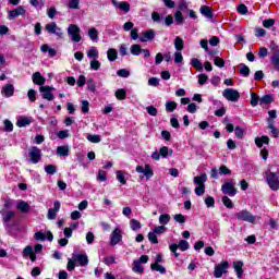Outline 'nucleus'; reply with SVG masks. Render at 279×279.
I'll list each match as a JSON object with an SVG mask.
<instances>
[{"instance_id": "obj_8", "label": "nucleus", "mask_w": 279, "mask_h": 279, "mask_svg": "<svg viewBox=\"0 0 279 279\" xmlns=\"http://www.w3.org/2000/svg\"><path fill=\"white\" fill-rule=\"evenodd\" d=\"M191 245L185 240H181L179 244H171L170 251L173 252L174 256L178 258L180 254H178V248L181 250V252H186Z\"/></svg>"}, {"instance_id": "obj_18", "label": "nucleus", "mask_w": 279, "mask_h": 279, "mask_svg": "<svg viewBox=\"0 0 279 279\" xmlns=\"http://www.w3.org/2000/svg\"><path fill=\"white\" fill-rule=\"evenodd\" d=\"M32 80L37 86H45V82H47V78H45L40 72H35L32 76Z\"/></svg>"}, {"instance_id": "obj_34", "label": "nucleus", "mask_w": 279, "mask_h": 279, "mask_svg": "<svg viewBox=\"0 0 279 279\" xmlns=\"http://www.w3.org/2000/svg\"><path fill=\"white\" fill-rule=\"evenodd\" d=\"M171 221V215L162 214L159 216V223L160 226H167Z\"/></svg>"}, {"instance_id": "obj_23", "label": "nucleus", "mask_w": 279, "mask_h": 279, "mask_svg": "<svg viewBox=\"0 0 279 279\" xmlns=\"http://www.w3.org/2000/svg\"><path fill=\"white\" fill-rule=\"evenodd\" d=\"M1 93L5 97H12V95H14V85H12V84L4 85L2 87Z\"/></svg>"}, {"instance_id": "obj_40", "label": "nucleus", "mask_w": 279, "mask_h": 279, "mask_svg": "<svg viewBox=\"0 0 279 279\" xmlns=\"http://www.w3.org/2000/svg\"><path fill=\"white\" fill-rule=\"evenodd\" d=\"M150 269L154 271H159V274H167V269H165V267L158 263L151 264Z\"/></svg>"}, {"instance_id": "obj_11", "label": "nucleus", "mask_w": 279, "mask_h": 279, "mask_svg": "<svg viewBox=\"0 0 279 279\" xmlns=\"http://www.w3.org/2000/svg\"><path fill=\"white\" fill-rule=\"evenodd\" d=\"M26 12L27 10H25V7L19 5L17 8L8 12V19L9 21H14L16 16H25Z\"/></svg>"}, {"instance_id": "obj_52", "label": "nucleus", "mask_w": 279, "mask_h": 279, "mask_svg": "<svg viewBox=\"0 0 279 279\" xmlns=\"http://www.w3.org/2000/svg\"><path fill=\"white\" fill-rule=\"evenodd\" d=\"M33 253H34V247H32V245H28V246H26V247L23 250L22 256H23L24 258H27V256H31V254H33Z\"/></svg>"}, {"instance_id": "obj_57", "label": "nucleus", "mask_w": 279, "mask_h": 279, "mask_svg": "<svg viewBox=\"0 0 279 279\" xmlns=\"http://www.w3.org/2000/svg\"><path fill=\"white\" fill-rule=\"evenodd\" d=\"M35 241H47V234L38 231L34 234Z\"/></svg>"}, {"instance_id": "obj_53", "label": "nucleus", "mask_w": 279, "mask_h": 279, "mask_svg": "<svg viewBox=\"0 0 279 279\" xmlns=\"http://www.w3.org/2000/svg\"><path fill=\"white\" fill-rule=\"evenodd\" d=\"M214 64L216 66H218L219 69H223L226 66V61H223V59L219 58V57H216L214 59Z\"/></svg>"}, {"instance_id": "obj_46", "label": "nucleus", "mask_w": 279, "mask_h": 279, "mask_svg": "<svg viewBox=\"0 0 279 279\" xmlns=\"http://www.w3.org/2000/svg\"><path fill=\"white\" fill-rule=\"evenodd\" d=\"M45 171L48 175H54V173H58V168L53 165H47L45 166Z\"/></svg>"}, {"instance_id": "obj_60", "label": "nucleus", "mask_w": 279, "mask_h": 279, "mask_svg": "<svg viewBox=\"0 0 279 279\" xmlns=\"http://www.w3.org/2000/svg\"><path fill=\"white\" fill-rule=\"evenodd\" d=\"M4 130H5V132H13L14 124H12V121L4 120Z\"/></svg>"}, {"instance_id": "obj_30", "label": "nucleus", "mask_w": 279, "mask_h": 279, "mask_svg": "<svg viewBox=\"0 0 279 279\" xmlns=\"http://www.w3.org/2000/svg\"><path fill=\"white\" fill-rule=\"evenodd\" d=\"M57 156L66 157L69 156V146H58L57 147Z\"/></svg>"}, {"instance_id": "obj_29", "label": "nucleus", "mask_w": 279, "mask_h": 279, "mask_svg": "<svg viewBox=\"0 0 279 279\" xmlns=\"http://www.w3.org/2000/svg\"><path fill=\"white\" fill-rule=\"evenodd\" d=\"M88 37L90 38V40H93V43H96L97 40H99V31H97V28L95 27L89 28Z\"/></svg>"}, {"instance_id": "obj_25", "label": "nucleus", "mask_w": 279, "mask_h": 279, "mask_svg": "<svg viewBox=\"0 0 279 279\" xmlns=\"http://www.w3.org/2000/svg\"><path fill=\"white\" fill-rule=\"evenodd\" d=\"M87 58H89L90 60L99 59V50H97V47L93 46L87 50Z\"/></svg>"}, {"instance_id": "obj_50", "label": "nucleus", "mask_w": 279, "mask_h": 279, "mask_svg": "<svg viewBox=\"0 0 279 279\" xmlns=\"http://www.w3.org/2000/svg\"><path fill=\"white\" fill-rule=\"evenodd\" d=\"M87 141H89V143H101V136L87 134Z\"/></svg>"}, {"instance_id": "obj_2", "label": "nucleus", "mask_w": 279, "mask_h": 279, "mask_svg": "<svg viewBox=\"0 0 279 279\" xmlns=\"http://www.w3.org/2000/svg\"><path fill=\"white\" fill-rule=\"evenodd\" d=\"M82 29H80V26L75 24H71L68 27V35L70 36L72 43H81L82 41V35L80 34Z\"/></svg>"}, {"instance_id": "obj_6", "label": "nucleus", "mask_w": 279, "mask_h": 279, "mask_svg": "<svg viewBox=\"0 0 279 279\" xmlns=\"http://www.w3.org/2000/svg\"><path fill=\"white\" fill-rule=\"evenodd\" d=\"M53 90H56V87L53 86L46 85L39 87V93H41L43 99H46L47 101H53V99H56Z\"/></svg>"}, {"instance_id": "obj_64", "label": "nucleus", "mask_w": 279, "mask_h": 279, "mask_svg": "<svg viewBox=\"0 0 279 279\" xmlns=\"http://www.w3.org/2000/svg\"><path fill=\"white\" fill-rule=\"evenodd\" d=\"M245 131L241 126H235V136L236 138H243Z\"/></svg>"}, {"instance_id": "obj_45", "label": "nucleus", "mask_w": 279, "mask_h": 279, "mask_svg": "<svg viewBox=\"0 0 279 279\" xmlns=\"http://www.w3.org/2000/svg\"><path fill=\"white\" fill-rule=\"evenodd\" d=\"M191 64L194 66V69H196V71H204V65L198 59H192Z\"/></svg>"}, {"instance_id": "obj_54", "label": "nucleus", "mask_w": 279, "mask_h": 279, "mask_svg": "<svg viewBox=\"0 0 279 279\" xmlns=\"http://www.w3.org/2000/svg\"><path fill=\"white\" fill-rule=\"evenodd\" d=\"M153 232L155 234H165V232H167V227H165L163 225L155 227Z\"/></svg>"}, {"instance_id": "obj_44", "label": "nucleus", "mask_w": 279, "mask_h": 279, "mask_svg": "<svg viewBox=\"0 0 279 279\" xmlns=\"http://www.w3.org/2000/svg\"><path fill=\"white\" fill-rule=\"evenodd\" d=\"M128 96V92L123 88H120L116 90V98L119 99L120 101H123L125 97Z\"/></svg>"}, {"instance_id": "obj_63", "label": "nucleus", "mask_w": 279, "mask_h": 279, "mask_svg": "<svg viewBox=\"0 0 279 279\" xmlns=\"http://www.w3.org/2000/svg\"><path fill=\"white\" fill-rule=\"evenodd\" d=\"M157 233L149 232L148 233V240L150 241V243L157 244L158 243V235H156Z\"/></svg>"}, {"instance_id": "obj_37", "label": "nucleus", "mask_w": 279, "mask_h": 279, "mask_svg": "<svg viewBox=\"0 0 279 279\" xmlns=\"http://www.w3.org/2000/svg\"><path fill=\"white\" fill-rule=\"evenodd\" d=\"M239 71L243 77H248L250 76V68L245 65V63H241L239 65Z\"/></svg>"}, {"instance_id": "obj_49", "label": "nucleus", "mask_w": 279, "mask_h": 279, "mask_svg": "<svg viewBox=\"0 0 279 279\" xmlns=\"http://www.w3.org/2000/svg\"><path fill=\"white\" fill-rule=\"evenodd\" d=\"M130 226H131V230H133L134 232H136V230H141V222L136 219H132L130 221Z\"/></svg>"}, {"instance_id": "obj_61", "label": "nucleus", "mask_w": 279, "mask_h": 279, "mask_svg": "<svg viewBox=\"0 0 279 279\" xmlns=\"http://www.w3.org/2000/svg\"><path fill=\"white\" fill-rule=\"evenodd\" d=\"M58 138H60L61 141H64V138H69L70 134H69V130H63V131H59L57 134Z\"/></svg>"}, {"instance_id": "obj_17", "label": "nucleus", "mask_w": 279, "mask_h": 279, "mask_svg": "<svg viewBox=\"0 0 279 279\" xmlns=\"http://www.w3.org/2000/svg\"><path fill=\"white\" fill-rule=\"evenodd\" d=\"M73 259L76 260L81 267L88 265V256L84 254H73Z\"/></svg>"}, {"instance_id": "obj_14", "label": "nucleus", "mask_w": 279, "mask_h": 279, "mask_svg": "<svg viewBox=\"0 0 279 279\" xmlns=\"http://www.w3.org/2000/svg\"><path fill=\"white\" fill-rule=\"evenodd\" d=\"M46 32H48V34H54L56 36H62V29L58 27V24H56V22L47 24Z\"/></svg>"}, {"instance_id": "obj_4", "label": "nucleus", "mask_w": 279, "mask_h": 279, "mask_svg": "<svg viewBox=\"0 0 279 279\" xmlns=\"http://www.w3.org/2000/svg\"><path fill=\"white\" fill-rule=\"evenodd\" d=\"M228 269H230V263H228V260H223L215 266L214 276L216 278H221L223 274H228Z\"/></svg>"}, {"instance_id": "obj_41", "label": "nucleus", "mask_w": 279, "mask_h": 279, "mask_svg": "<svg viewBox=\"0 0 279 279\" xmlns=\"http://www.w3.org/2000/svg\"><path fill=\"white\" fill-rule=\"evenodd\" d=\"M92 71H99L101 69V62L97 59H92L89 62Z\"/></svg>"}, {"instance_id": "obj_48", "label": "nucleus", "mask_w": 279, "mask_h": 279, "mask_svg": "<svg viewBox=\"0 0 279 279\" xmlns=\"http://www.w3.org/2000/svg\"><path fill=\"white\" fill-rule=\"evenodd\" d=\"M133 271L136 274H143V265L138 260H134L133 263Z\"/></svg>"}, {"instance_id": "obj_38", "label": "nucleus", "mask_w": 279, "mask_h": 279, "mask_svg": "<svg viewBox=\"0 0 279 279\" xmlns=\"http://www.w3.org/2000/svg\"><path fill=\"white\" fill-rule=\"evenodd\" d=\"M131 53L132 56H141V53H143V48H141V45L134 44L131 46Z\"/></svg>"}, {"instance_id": "obj_56", "label": "nucleus", "mask_w": 279, "mask_h": 279, "mask_svg": "<svg viewBox=\"0 0 279 279\" xmlns=\"http://www.w3.org/2000/svg\"><path fill=\"white\" fill-rule=\"evenodd\" d=\"M173 219L177 221V223H186V217H184L182 214L174 215Z\"/></svg>"}, {"instance_id": "obj_31", "label": "nucleus", "mask_w": 279, "mask_h": 279, "mask_svg": "<svg viewBox=\"0 0 279 279\" xmlns=\"http://www.w3.org/2000/svg\"><path fill=\"white\" fill-rule=\"evenodd\" d=\"M17 210L21 213H29V204H27L25 201H20L17 203Z\"/></svg>"}, {"instance_id": "obj_55", "label": "nucleus", "mask_w": 279, "mask_h": 279, "mask_svg": "<svg viewBox=\"0 0 279 279\" xmlns=\"http://www.w3.org/2000/svg\"><path fill=\"white\" fill-rule=\"evenodd\" d=\"M222 203L226 206V208H234V204L232 203V201L228 196L222 197Z\"/></svg>"}, {"instance_id": "obj_24", "label": "nucleus", "mask_w": 279, "mask_h": 279, "mask_svg": "<svg viewBox=\"0 0 279 279\" xmlns=\"http://www.w3.org/2000/svg\"><path fill=\"white\" fill-rule=\"evenodd\" d=\"M274 102V97L271 95H265L259 99V106L262 108H266V106H269Z\"/></svg>"}, {"instance_id": "obj_62", "label": "nucleus", "mask_w": 279, "mask_h": 279, "mask_svg": "<svg viewBox=\"0 0 279 279\" xmlns=\"http://www.w3.org/2000/svg\"><path fill=\"white\" fill-rule=\"evenodd\" d=\"M206 82H208V75L199 74L198 75V84H199V86H204V84H206Z\"/></svg>"}, {"instance_id": "obj_43", "label": "nucleus", "mask_w": 279, "mask_h": 279, "mask_svg": "<svg viewBox=\"0 0 279 279\" xmlns=\"http://www.w3.org/2000/svg\"><path fill=\"white\" fill-rule=\"evenodd\" d=\"M117 180L120 182V184H128V181L125 180V172L118 170L116 171Z\"/></svg>"}, {"instance_id": "obj_7", "label": "nucleus", "mask_w": 279, "mask_h": 279, "mask_svg": "<svg viewBox=\"0 0 279 279\" xmlns=\"http://www.w3.org/2000/svg\"><path fill=\"white\" fill-rule=\"evenodd\" d=\"M223 195H229V197H234L236 195V187H234V181H227L221 186Z\"/></svg>"}, {"instance_id": "obj_36", "label": "nucleus", "mask_w": 279, "mask_h": 279, "mask_svg": "<svg viewBox=\"0 0 279 279\" xmlns=\"http://www.w3.org/2000/svg\"><path fill=\"white\" fill-rule=\"evenodd\" d=\"M174 48L177 51H182V49H184V40L181 37H175Z\"/></svg>"}, {"instance_id": "obj_16", "label": "nucleus", "mask_w": 279, "mask_h": 279, "mask_svg": "<svg viewBox=\"0 0 279 279\" xmlns=\"http://www.w3.org/2000/svg\"><path fill=\"white\" fill-rule=\"evenodd\" d=\"M58 213H60V201H56L54 202V207L50 208L48 210V215H47L48 219H50V220L56 219Z\"/></svg>"}, {"instance_id": "obj_3", "label": "nucleus", "mask_w": 279, "mask_h": 279, "mask_svg": "<svg viewBox=\"0 0 279 279\" xmlns=\"http://www.w3.org/2000/svg\"><path fill=\"white\" fill-rule=\"evenodd\" d=\"M222 97H225L227 101H232L233 104H236V101L241 99V94L234 88H226L222 92Z\"/></svg>"}, {"instance_id": "obj_21", "label": "nucleus", "mask_w": 279, "mask_h": 279, "mask_svg": "<svg viewBox=\"0 0 279 279\" xmlns=\"http://www.w3.org/2000/svg\"><path fill=\"white\" fill-rule=\"evenodd\" d=\"M233 269L239 279L243 278V262L241 260L233 262Z\"/></svg>"}, {"instance_id": "obj_59", "label": "nucleus", "mask_w": 279, "mask_h": 279, "mask_svg": "<svg viewBox=\"0 0 279 279\" xmlns=\"http://www.w3.org/2000/svg\"><path fill=\"white\" fill-rule=\"evenodd\" d=\"M146 112H148V114H150V117H157L158 109L154 106H148V107H146Z\"/></svg>"}, {"instance_id": "obj_51", "label": "nucleus", "mask_w": 279, "mask_h": 279, "mask_svg": "<svg viewBox=\"0 0 279 279\" xmlns=\"http://www.w3.org/2000/svg\"><path fill=\"white\" fill-rule=\"evenodd\" d=\"M97 180H99V182H106V180H108V172H106L104 170H99Z\"/></svg>"}, {"instance_id": "obj_20", "label": "nucleus", "mask_w": 279, "mask_h": 279, "mask_svg": "<svg viewBox=\"0 0 279 279\" xmlns=\"http://www.w3.org/2000/svg\"><path fill=\"white\" fill-rule=\"evenodd\" d=\"M111 3L114 8H119V10H121L122 12L128 13L130 11V4L125 1L119 2L117 0H112Z\"/></svg>"}, {"instance_id": "obj_42", "label": "nucleus", "mask_w": 279, "mask_h": 279, "mask_svg": "<svg viewBox=\"0 0 279 279\" xmlns=\"http://www.w3.org/2000/svg\"><path fill=\"white\" fill-rule=\"evenodd\" d=\"M174 21H175L177 25L184 24V15H182V11H177L174 13Z\"/></svg>"}, {"instance_id": "obj_19", "label": "nucleus", "mask_w": 279, "mask_h": 279, "mask_svg": "<svg viewBox=\"0 0 279 279\" xmlns=\"http://www.w3.org/2000/svg\"><path fill=\"white\" fill-rule=\"evenodd\" d=\"M270 62L275 71H279V49L278 48L274 49Z\"/></svg>"}, {"instance_id": "obj_10", "label": "nucleus", "mask_w": 279, "mask_h": 279, "mask_svg": "<svg viewBox=\"0 0 279 279\" xmlns=\"http://www.w3.org/2000/svg\"><path fill=\"white\" fill-rule=\"evenodd\" d=\"M266 181L268 186H270L271 191H278L279 189V179L276 177V173L268 172L266 177Z\"/></svg>"}, {"instance_id": "obj_33", "label": "nucleus", "mask_w": 279, "mask_h": 279, "mask_svg": "<svg viewBox=\"0 0 279 279\" xmlns=\"http://www.w3.org/2000/svg\"><path fill=\"white\" fill-rule=\"evenodd\" d=\"M178 108V102L168 100L166 102V112H173Z\"/></svg>"}, {"instance_id": "obj_9", "label": "nucleus", "mask_w": 279, "mask_h": 279, "mask_svg": "<svg viewBox=\"0 0 279 279\" xmlns=\"http://www.w3.org/2000/svg\"><path fill=\"white\" fill-rule=\"evenodd\" d=\"M0 215H2V222L4 228H10L8 223H10V221L16 217V211L2 209L0 210Z\"/></svg>"}, {"instance_id": "obj_1", "label": "nucleus", "mask_w": 279, "mask_h": 279, "mask_svg": "<svg viewBox=\"0 0 279 279\" xmlns=\"http://www.w3.org/2000/svg\"><path fill=\"white\" fill-rule=\"evenodd\" d=\"M238 221H245L246 223H256V216L252 215L247 209H242L235 214Z\"/></svg>"}, {"instance_id": "obj_5", "label": "nucleus", "mask_w": 279, "mask_h": 279, "mask_svg": "<svg viewBox=\"0 0 279 279\" xmlns=\"http://www.w3.org/2000/svg\"><path fill=\"white\" fill-rule=\"evenodd\" d=\"M28 157L33 165H38V161L43 160V151L37 146H33L28 150Z\"/></svg>"}, {"instance_id": "obj_28", "label": "nucleus", "mask_w": 279, "mask_h": 279, "mask_svg": "<svg viewBox=\"0 0 279 279\" xmlns=\"http://www.w3.org/2000/svg\"><path fill=\"white\" fill-rule=\"evenodd\" d=\"M268 128L270 129V136H272L274 138H278L279 136V131L278 129H276V126H274V120L269 119L268 120Z\"/></svg>"}, {"instance_id": "obj_47", "label": "nucleus", "mask_w": 279, "mask_h": 279, "mask_svg": "<svg viewBox=\"0 0 279 279\" xmlns=\"http://www.w3.org/2000/svg\"><path fill=\"white\" fill-rule=\"evenodd\" d=\"M195 195L202 197L206 193V185H197L194 190Z\"/></svg>"}, {"instance_id": "obj_12", "label": "nucleus", "mask_w": 279, "mask_h": 279, "mask_svg": "<svg viewBox=\"0 0 279 279\" xmlns=\"http://www.w3.org/2000/svg\"><path fill=\"white\" fill-rule=\"evenodd\" d=\"M121 239H123L122 231L119 228H116L110 234V245H119L121 243Z\"/></svg>"}, {"instance_id": "obj_27", "label": "nucleus", "mask_w": 279, "mask_h": 279, "mask_svg": "<svg viewBox=\"0 0 279 279\" xmlns=\"http://www.w3.org/2000/svg\"><path fill=\"white\" fill-rule=\"evenodd\" d=\"M29 123H32V118L21 117V118H19L16 125H17V128H27V125H29Z\"/></svg>"}, {"instance_id": "obj_13", "label": "nucleus", "mask_w": 279, "mask_h": 279, "mask_svg": "<svg viewBox=\"0 0 279 279\" xmlns=\"http://www.w3.org/2000/svg\"><path fill=\"white\" fill-rule=\"evenodd\" d=\"M135 171L137 173H143V175H145V178H147V180H149V178H154V170L151 169V166H149V165H145V167L137 166L135 168Z\"/></svg>"}, {"instance_id": "obj_35", "label": "nucleus", "mask_w": 279, "mask_h": 279, "mask_svg": "<svg viewBox=\"0 0 279 279\" xmlns=\"http://www.w3.org/2000/svg\"><path fill=\"white\" fill-rule=\"evenodd\" d=\"M117 56H118V52H117V49H114V48H110L107 51V58H108L109 62H114V60H117Z\"/></svg>"}, {"instance_id": "obj_15", "label": "nucleus", "mask_w": 279, "mask_h": 279, "mask_svg": "<svg viewBox=\"0 0 279 279\" xmlns=\"http://www.w3.org/2000/svg\"><path fill=\"white\" fill-rule=\"evenodd\" d=\"M156 38V32L154 29H148L142 33L140 37L141 43H149V40H154Z\"/></svg>"}, {"instance_id": "obj_39", "label": "nucleus", "mask_w": 279, "mask_h": 279, "mask_svg": "<svg viewBox=\"0 0 279 279\" xmlns=\"http://www.w3.org/2000/svg\"><path fill=\"white\" fill-rule=\"evenodd\" d=\"M260 104V97L256 93H251V106L252 108H256Z\"/></svg>"}, {"instance_id": "obj_22", "label": "nucleus", "mask_w": 279, "mask_h": 279, "mask_svg": "<svg viewBox=\"0 0 279 279\" xmlns=\"http://www.w3.org/2000/svg\"><path fill=\"white\" fill-rule=\"evenodd\" d=\"M206 180H208L206 173L199 174L197 177H194V184H196L197 186H206Z\"/></svg>"}, {"instance_id": "obj_58", "label": "nucleus", "mask_w": 279, "mask_h": 279, "mask_svg": "<svg viewBox=\"0 0 279 279\" xmlns=\"http://www.w3.org/2000/svg\"><path fill=\"white\" fill-rule=\"evenodd\" d=\"M102 263H105V265H114V263H117V258L114 256H107L104 258Z\"/></svg>"}, {"instance_id": "obj_32", "label": "nucleus", "mask_w": 279, "mask_h": 279, "mask_svg": "<svg viewBox=\"0 0 279 279\" xmlns=\"http://www.w3.org/2000/svg\"><path fill=\"white\" fill-rule=\"evenodd\" d=\"M201 14H203V16H206V19H213V10H210L209 7H201Z\"/></svg>"}, {"instance_id": "obj_26", "label": "nucleus", "mask_w": 279, "mask_h": 279, "mask_svg": "<svg viewBox=\"0 0 279 279\" xmlns=\"http://www.w3.org/2000/svg\"><path fill=\"white\" fill-rule=\"evenodd\" d=\"M255 145L256 147H263V145H269V136L263 135L262 137L255 138Z\"/></svg>"}]
</instances>
